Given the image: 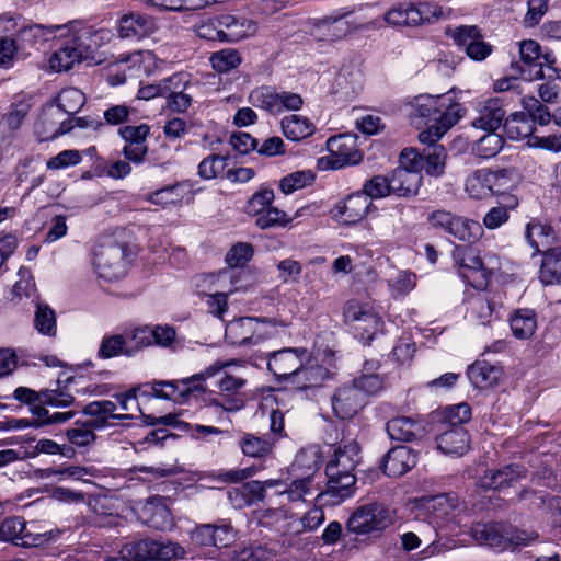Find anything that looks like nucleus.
<instances>
[{"mask_svg":"<svg viewBox=\"0 0 561 561\" xmlns=\"http://www.w3.org/2000/svg\"><path fill=\"white\" fill-rule=\"evenodd\" d=\"M386 430L392 440L411 443L422 439L426 435L421 423H386Z\"/></svg>","mask_w":561,"mask_h":561,"instance_id":"e433bc0d","label":"nucleus"},{"mask_svg":"<svg viewBox=\"0 0 561 561\" xmlns=\"http://www.w3.org/2000/svg\"><path fill=\"white\" fill-rule=\"evenodd\" d=\"M220 16L225 42H238L255 32V24L249 19L231 14Z\"/></svg>","mask_w":561,"mask_h":561,"instance_id":"c756f323","label":"nucleus"},{"mask_svg":"<svg viewBox=\"0 0 561 561\" xmlns=\"http://www.w3.org/2000/svg\"><path fill=\"white\" fill-rule=\"evenodd\" d=\"M282 130L287 139L299 141L312 135L314 126L308 118L293 114L282 119Z\"/></svg>","mask_w":561,"mask_h":561,"instance_id":"c9c22d12","label":"nucleus"},{"mask_svg":"<svg viewBox=\"0 0 561 561\" xmlns=\"http://www.w3.org/2000/svg\"><path fill=\"white\" fill-rule=\"evenodd\" d=\"M13 397L15 400L28 405L30 411L37 421H68L75 416L73 411L54 412L49 414L48 408L67 407L73 401V397L57 390L44 389L35 391L27 387H18Z\"/></svg>","mask_w":561,"mask_h":561,"instance_id":"f257e3e1","label":"nucleus"},{"mask_svg":"<svg viewBox=\"0 0 561 561\" xmlns=\"http://www.w3.org/2000/svg\"><path fill=\"white\" fill-rule=\"evenodd\" d=\"M503 130L507 138L518 140L533 137L535 127L524 113H513L504 121Z\"/></svg>","mask_w":561,"mask_h":561,"instance_id":"4c0bfd02","label":"nucleus"},{"mask_svg":"<svg viewBox=\"0 0 561 561\" xmlns=\"http://www.w3.org/2000/svg\"><path fill=\"white\" fill-rule=\"evenodd\" d=\"M138 519L157 530H170L173 527L171 512L165 504L164 497L152 496L138 510Z\"/></svg>","mask_w":561,"mask_h":561,"instance_id":"6ab92c4d","label":"nucleus"},{"mask_svg":"<svg viewBox=\"0 0 561 561\" xmlns=\"http://www.w3.org/2000/svg\"><path fill=\"white\" fill-rule=\"evenodd\" d=\"M227 157L221 154H209L198 164V175L205 180L219 176L226 168Z\"/></svg>","mask_w":561,"mask_h":561,"instance_id":"4d7b16f0","label":"nucleus"},{"mask_svg":"<svg viewBox=\"0 0 561 561\" xmlns=\"http://www.w3.org/2000/svg\"><path fill=\"white\" fill-rule=\"evenodd\" d=\"M20 442L26 445V457L33 458L38 456L39 454L56 455L58 454L59 450V444L47 438L37 440L35 445H33V443L35 442L34 438H22Z\"/></svg>","mask_w":561,"mask_h":561,"instance_id":"69168bd1","label":"nucleus"},{"mask_svg":"<svg viewBox=\"0 0 561 561\" xmlns=\"http://www.w3.org/2000/svg\"><path fill=\"white\" fill-rule=\"evenodd\" d=\"M503 370L499 365L486 360H476L467 369V376L471 383L479 389H485L499 383Z\"/></svg>","mask_w":561,"mask_h":561,"instance_id":"bb28decb","label":"nucleus"},{"mask_svg":"<svg viewBox=\"0 0 561 561\" xmlns=\"http://www.w3.org/2000/svg\"><path fill=\"white\" fill-rule=\"evenodd\" d=\"M472 534L480 545H486L497 550L507 549L512 541L496 524H478L473 527Z\"/></svg>","mask_w":561,"mask_h":561,"instance_id":"7c9ffc66","label":"nucleus"},{"mask_svg":"<svg viewBox=\"0 0 561 561\" xmlns=\"http://www.w3.org/2000/svg\"><path fill=\"white\" fill-rule=\"evenodd\" d=\"M268 327H275L274 320L255 317H241L226 324L225 340L239 347H251L273 336Z\"/></svg>","mask_w":561,"mask_h":561,"instance_id":"0eeeda50","label":"nucleus"},{"mask_svg":"<svg viewBox=\"0 0 561 561\" xmlns=\"http://www.w3.org/2000/svg\"><path fill=\"white\" fill-rule=\"evenodd\" d=\"M150 127L147 124L138 126L126 125L118 129V135L125 141L122 153L126 160L139 164L148 153L147 138Z\"/></svg>","mask_w":561,"mask_h":561,"instance_id":"f3484780","label":"nucleus"},{"mask_svg":"<svg viewBox=\"0 0 561 561\" xmlns=\"http://www.w3.org/2000/svg\"><path fill=\"white\" fill-rule=\"evenodd\" d=\"M416 465V455L405 446L393 447L382 457L380 468L382 472L392 478H398Z\"/></svg>","mask_w":561,"mask_h":561,"instance_id":"aec40b11","label":"nucleus"},{"mask_svg":"<svg viewBox=\"0 0 561 561\" xmlns=\"http://www.w3.org/2000/svg\"><path fill=\"white\" fill-rule=\"evenodd\" d=\"M539 277L545 285L561 283V248H552L543 252Z\"/></svg>","mask_w":561,"mask_h":561,"instance_id":"72a5a7b5","label":"nucleus"},{"mask_svg":"<svg viewBox=\"0 0 561 561\" xmlns=\"http://www.w3.org/2000/svg\"><path fill=\"white\" fill-rule=\"evenodd\" d=\"M482 234L483 229L478 221L457 216L451 233L454 238L468 244H473L480 240Z\"/></svg>","mask_w":561,"mask_h":561,"instance_id":"ea45409f","label":"nucleus"},{"mask_svg":"<svg viewBox=\"0 0 561 561\" xmlns=\"http://www.w3.org/2000/svg\"><path fill=\"white\" fill-rule=\"evenodd\" d=\"M520 176L516 169H496L484 174V182L488 191L496 195H505L508 191L517 186Z\"/></svg>","mask_w":561,"mask_h":561,"instance_id":"c85d7f7f","label":"nucleus"},{"mask_svg":"<svg viewBox=\"0 0 561 561\" xmlns=\"http://www.w3.org/2000/svg\"><path fill=\"white\" fill-rule=\"evenodd\" d=\"M392 194L399 197H412L419 193L423 175L420 172H411L404 168H396L390 176Z\"/></svg>","mask_w":561,"mask_h":561,"instance_id":"a878e982","label":"nucleus"},{"mask_svg":"<svg viewBox=\"0 0 561 561\" xmlns=\"http://www.w3.org/2000/svg\"><path fill=\"white\" fill-rule=\"evenodd\" d=\"M390 186L389 176L375 175L365 182L360 193L365 194L369 201L381 198L392 194Z\"/></svg>","mask_w":561,"mask_h":561,"instance_id":"bf43d9fd","label":"nucleus"},{"mask_svg":"<svg viewBox=\"0 0 561 561\" xmlns=\"http://www.w3.org/2000/svg\"><path fill=\"white\" fill-rule=\"evenodd\" d=\"M121 354L130 357L135 355V348L129 345V342L123 335L104 336L99 350V356L101 358H112Z\"/></svg>","mask_w":561,"mask_h":561,"instance_id":"a19ab883","label":"nucleus"},{"mask_svg":"<svg viewBox=\"0 0 561 561\" xmlns=\"http://www.w3.org/2000/svg\"><path fill=\"white\" fill-rule=\"evenodd\" d=\"M154 30L153 19L141 13L124 14L118 22V34L122 38L145 37L153 33Z\"/></svg>","mask_w":561,"mask_h":561,"instance_id":"393cba45","label":"nucleus"},{"mask_svg":"<svg viewBox=\"0 0 561 561\" xmlns=\"http://www.w3.org/2000/svg\"><path fill=\"white\" fill-rule=\"evenodd\" d=\"M213 68L220 73L236 69L242 61L241 54L236 48H224L215 51L209 58Z\"/></svg>","mask_w":561,"mask_h":561,"instance_id":"37998d69","label":"nucleus"},{"mask_svg":"<svg viewBox=\"0 0 561 561\" xmlns=\"http://www.w3.org/2000/svg\"><path fill=\"white\" fill-rule=\"evenodd\" d=\"M371 206V201L365 194L357 192L348 195L339 206L337 214L344 224L352 225L364 219Z\"/></svg>","mask_w":561,"mask_h":561,"instance_id":"cd10ccee","label":"nucleus"},{"mask_svg":"<svg viewBox=\"0 0 561 561\" xmlns=\"http://www.w3.org/2000/svg\"><path fill=\"white\" fill-rule=\"evenodd\" d=\"M416 352L415 343L400 339L391 352L392 359L399 365H410Z\"/></svg>","mask_w":561,"mask_h":561,"instance_id":"774afa93","label":"nucleus"},{"mask_svg":"<svg viewBox=\"0 0 561 561\" xmlns=\"http://www.w3.org/2000/svg\"><path fill=\"white\" fill-rule=\"evenodd\" d=\"M242 451L250 457H263L272 449V443L266 439L247 435L241 444Z\"/></svg>","mask_w":561,"mask_h":561,"instance_id":"338daca9","label":"nucleus"},{"mask_svg":"<svg viewBox=\"0 0 561 561\" xmlns=\"http://www.w3.org/2000/svg\"><path fill=\"white\" fill-rule=\"evenodd\" d=\"M360 446L356 442H348L335 449L334 457L331 459L341 467L354 468L359 462Z\"/></svg>","mask_w":561,"mask_h":561,"instance_id":"5fc2aeb1","label":"nucleus"},{"mask_svg":"<svg viewBox=\"0 0 561 561\" xmlns=\"http://www.w3.org/2000/svg\"><path fill=\"white\" fill-rule=\"evenodd\" d=\"M412 117L415 124H442L447 115H454L455 125L466 114V108L448 95L422 94L414 98Z\"/></svg>","mask_w":561,"mask_h":561,"instance_id":"20e7f679","label":"nucleus"},{"mask_svg":"<svg viewBox=\"0 0 561 561\" xmlns=\"http://www.w3.org/2000/svg\"><path fill=\"white\" fill-rule=\"evenodd\" d=\"M392 522L389 510L379 503H370L358 507L348 518L347 530L356 535L380 531Z\"/></svg>","mask_w":561,"mask_h":561,"instance_id":"9b49d317","label":"nucleus"},{"mask_svg":"<svg viewBox=\"0 0 561 561\" xmlns=\"http://www.w3.org/2000/svg\"><path fill=\"white\" fill-rule=\"evenodd\" d=\"M278 92L272 87H261L254 90L250 100L255 107L263 108L270 113H279L277 105Z\"/></svg>","mask_w":561,"mask_h":561,"instance_id":"de8ad7c7","label":"nucleus"},{"mask_svg":"<svg viewBox=\"0 0 561 561\" xmlns=\"http://www.w3.org/2000/svg\"><path fill=\"white\" fill-rule=\"evenodd\" d=\"M526 476V470L518 465H507L496 470L486 471L480 479V484L486 490H502L513 486Z\"/></svg>","mask_w":561,"mask_h":561,"instance_id":"5701e85b","label":"nucleus"},{"mask_svg":"<svg viewBox=\"0 0 561 561\" xmlns=\"http://www.w3.org/2000/svg\"><path fill=\"white\" fill-rule=\"evenodd\" d=\"M438 448L447 455H463L470 446V435L462 423H449V427L437 437Z\"/></svg>","mask_w":561,"mask_h":561,"instance_id":"4be33fe9","label":"nucleus"},{"mask_svg":"<svg viewBox=\"0 0 561 561\" xmlns=\"http://www.w3.org/2000/svg\"><path fill=\"white\" fill-rule=\"evenodd\" d=\"M451 255L458 265L460 276L473 288L483 289L488 286L492 272L484 265L477 249L470 245H456Z\"/></svg>","mask_w":561,"mask_h":561,"instance_id":"9d476101","label":"nucleus"},{"mask_svg":"<svg viewBox=\"0 0 561 561\" xmlns=\"http://www.w3.org/2000/svg\"><path fill=\"white\" fill-rule=\"evenodd\" d=\"M526 239L536 252H540V247L549 245L550 239H553V229L549 225L531 221L526 227Z\"/></svg>","mask_w":561,"mask_h":561,"instance_id":"c03bdc74","label":"nucleus"},{"mask_svg":"<svg viewBox=\"0 0 561 561\" xmlns=\"http://www.w3.org/2000/svg\"><path fill=\"white\" fill-rule=\"evenodd\" d=\"M219 370L220 367L209 366L204 371L188 378L171 381H156V385L164 387L161 399L172 400L179 404L194 403L201 407V402H206L205 382L216 373H219Z\"/></svg>","mask_w":561,"mask_h":561,"instance_id":"423d86ee","label":"nucleus"},{"mask_svg":"<svg viewBox=\"0 0 561 561\" xmlns=\"http://www.w3.org/2000/svg\"><path fill=\"white\" fill-rule=\"evenodd\" d=\"M307 357V350L304 347L283 348L268 354L267 369L278 380H289L297 373Z\"/></svg>","mask_w":561,"mask_h":561,"instance_id":"4468645a","label":"nucleus"},{"mask_svg":"<svg viewBox=\"0 0 561 561\" xmlns=\"http://www.w3.org/2000/svg\"><path fill=\"white\" fill-rule=\"evenodd\" d=\"M365 405V396L352 383L340 387L332 397V409L340 421L353 419Z\"/></svg>","mask_w":561,"mask_h":561,"instance_id":"a211bd4d","label":"nucleus"},{"mask_svg":"<svg viewBox=\"0 0 561 561\" xmlns=\"http://www.w3.org/2000/svg\"><path fill=\"white\" fill-rule=\"evenodd\" d=\"M274 197V191L272 188L262 186L247 201L243 208L244 213L249 216L256 217L272 205Z\"/></svg>","mask_w":561,"mask_h":561,"instance_id":"a18cd8bd","label":"nucleus"},{"mask_svg":"<svg viewBox=\"0 0 561 561\" xmlns=\"http://www.w3.org/2000/svg\"><path fill=\"white\" fill-rule=\"evenodd\" d=\"M329 377V370L321 365L304 366L297 370L291 383L300 390L321 387Z\"/></svg>","mask_w":561,"mask_h":561,"instance_id":"473e14b6","label":"nucleus"},{"mask_svg":"<svg viewBox=\"0 0 561 561\" xmlns=\"http://www.w3.org/2000/svg\"><path fill=\"white\" fill-rule=\"evenodd\" d=\"M84 104V95L78 89L69 88L60 92L57 99V106L54 110H60L65 114H75Z\"/></svg>","mask_w":561,"mask_h":561,"instance_id":"8fccbe9b","label":"nucleus"},{"mask_svg":"<svg viewBox=\"0 0 561 561\" xmlns=\"http://www.w3.org/2000/svg\"><path fill=\"white\" fill-rule=\"evenodd\" d=\"M432 421H470L471 408L468 403L447 405L431 413Z\"/></svg>","mask_w":561,"mask_h":561,"instance_id":"49530a36","label":"nucleus"},{"mask_svg":"<svg viewBox=\"0 0 561 561\" xmlns=\"http://www.w3.org/2000/svg\"><path fill=\"white\" fill-rule=\"evenodd\" d=\"M167 106L173 112L184 113L192 105L193 94L197 88L187 73H175L165 80Z\"/></svg>","mask_w":561,"mask_h":561,"instance_id":"dca6fc26","label":"nucleus"},{"mask_svg":"<svg viewBox=\"0 0 561 561\" xmlns=\"http://www.w3.org/2000/svg\"><path fill=\"white\" fill-rule=\"evenodd\" d=\"M480 30L476 25H460L457 27L448 26L445 31V34L453 38L455 44L463 48V50L468 47V44L478 37L480 34Z\"/></svg>","mask_w":561,"mask_h":561,"instance_id":"680f3d73","label":"nucleus"},{"mask_svg":"<svg viewBox=\"0 0 561 561\" xmlns=\"http://www.w3.org/2000/svg\"><path fill=\"white\" fill-rule=\"evenodd\" d=\"M214 366L220 367L219 373L213 376L220 375L216 382L220 391L217 397H213L206 389V402H201V408L213 410L218 417L222 419L225 413L237 412L244 407L245 396L241 390L247 380L222 371V364H215Z\"/></svg>","mask_w":561,"mask_h":561,"instance_id":"7ed1b4c3","label":"nucleus"},{"mask_svg":"<svg viewBox=\"0 0 561 561\" xmlns=\"http://www.w3.org/2000/svg\"><path fill=\"white\" fill-rule=\"evenodd\" d=\"M523 106L531 118V123H537L541 126L548 125L553 122V113L542 103V101L528 96L523 99Z\"/></svg>","mask_w":561,"mask_h":561,"instance_id":"3c124183","label":"nucleus"},{"mask_svg":"<svg viewBox=\"0 0 561 561\" xmlns=\"http://www.w3.org/2000/svg\"><path fill=\"white\" fill-rule=\"evenodd\" d=\"M34 323H35V328L42 334H46V335H55L56 334L55 311L47 305L37 304Z\"/></svg>","mask_w":561,"mask_h":561,"instance_id":"6e6d98bb","label":"nucleus"},{"mask_svg":"<svg viewBox=\"0 0 561 561\" xmlns=\"http://www.w3.org/2000/svg\"><path fill=\"white\" fill-rule=\"evenodd\" d=\"M291 219L283 210L270 206L256 216L255 226L260 229L285 227Z\"/></svg>","mask_w":561,"mask_h":561,"instance_id":"603ef678","label":"nucleus"},{"mask_svg":"<svg viewBox=\"0 0 561 561\" xmlns=\"http://www.w3.org/2000/svg\"><path fill=\"white\" fill-rule=\"evenodd\" d=\"M102 31L95 33L85 32L72 42L57 49L49 58V67L56 72L68 71L76 62L93 58L91 42L96 44L95 38H102Z\"/></svg>","mask_w":561,"mask_h":561,"instance_id":"1a4fd4ad","label":"nucleus"},{"mask_svg":"<svg viewBox=\"0 0 561 561\" xmlns=\"http://www.w3.org/2000/svg\"><path fill=\"white\" fill-rule=\"evenodd\" d=\"M454 115H447L442 124L426 125L427 128L419 134V140L427 146L438 145L437 141L455 126Z\"/></svg>","mask_w":561,"mask_h":561,"instance_id":"13d9d810","label":"nucleus"},{"mask_svg":"<svg viewBox=\"0 0 561 561\" xmlns=\"http://www.w3.org/2000/svg\"><path fill=\"white\" fill-rule=\"evenodd\" d=\"M347 14L348 12H344L318 19L314 22V28L320 35L327 36L330 41L341 39L352 30L350 23L343 21Z\"/></svg>","mask_w":561,"mask_h":561,"instance_id":"2f4dec72","label":"nucleus"},{"mask_svg":"<svg viewBox=\"0 0 561 561\" xmlns=\"http://www.w3.org/2000/svg\"><path fill=\"white\" fill-rule=\"evenodd\" d=\"M328 477L327 489L317 495V501L322 505H340L352 497L356 491L355 474L340 476L334 467L325 469Z\"/></svg>","mask_w":561,"mask_h":561,"instance_id":"ddd939ff","label":"nucleus"},{"mask_svg":"<svg viewBox=\"0 0 561 561\" xmlns=\"http://www.w3.org/2000/svg\"><path fill=\"white\" fill-rule=\"evenodd\" d=\"M196 34L198 37L207 41H224L221 16L217 15L207 20H203L196 25Z\"/></svg>","mask_w":561,"mask_h":561,"instance_id":"e2e57ef3","label":"nucleus"},{"mask_svg":"<svg viewBox=\"0 0 561 561\" xmlns=\"http://www.w3.org/2000/svg\"><path fill=\"white\" fill-rule=\"evenodd\" d=\"M344 322L351 325L359 339L369 344L378 333L383 332L385 322L369 304L351 299L343 308Z\"/></svg>","mask_w":561,"mask_h":561,"instance_id":"6e6552de","label":"nucleus"},{"mask_svg":"<svg viewBox=\"0 0 561 561\" xmlns=\"http://www.w3.org/2000/svg\"><path fill=\"white\" fill-rule=\"evenodd\" d=\"M128 550L135 556V561H172L185 556L182 546L168 539L145 538L133 541Z\"/></svg>","mask_w":561,"mask_h":561,"instance_id":"f8f14e48","label":"nucleus"},{"mask_svg":"<svg viewBox=\"0 0 561 561\" xmlns=\"http://www.w3.org/2000/svg\"><path fill=\"white\" fill-rule=\"evenodd\" d=\"M64 112L54 110V106L44 108L36 123L38 134H43L42 140L57 138L60 135L69 133L73 128V119H61Z\"/></svg>","mask_w":561,"mask_h":561,"instance_id":"412c9836","label":"nucleus"},{"mask_svg":"<svg viewBox=\"0 0 561 561\" xmlns=\"http://www.w3.org/2000/svg\"><path fill=\"white\" fill-rule=\"evenodd\" d=\"M53 33V27L47 28L38 24L21 28L16 34V42L21 48L34 46L39 42H46L47 36Z\"/></svg>","mask_w":561,"mask_h":561,"instance_id":"09e8293b","label":"nucleus"},{"mask_svg":"<svg viewBox=\"0 0 561 561\" xmlns=\"http://www.w3.org/2000/svg\"><path fill=\"white\" fill-rule=\"evenodd\" d=\"M314 181V174L310 170L293 172L279 181V188L284 194H290Z\"/></svg>","mask_w":561,"mask_h":561,"instance_id":"864d4df0","label":"nucleus"},{"mask_svg":"<svg viewBox=\"0 0 561 561\" xmlns=\"http://www.w3.org/2000/svg\"><path fill=\"white\" fill-rule=\"evenodd\" d=\"M447 151L442 145L423 149L424 171L430 176H440L445 172Z\"/></svg>","mask_w":561,"mask_h":561,"instance_id":"58836bf2","label":"nucleus"},{"mask_svg":"<svg viewBox=\"0 0 561 561\" xmlns=\"http://www.w3.org/2000/svg\"><path fill=\"white\" fill-rule=\"evenodd\" d=\"M352 385L358 388L366 398L382 390L385 379L379 374H362V376L352 381Z\"/></svg>","mask_w":561,"mask_h":561,"instance_id":"0e129e2a","label":"nucleus"},{"mask_svg":"<svg viewBox=\"0 0 561 561\" xmlns=\"http://www.w3.org/2000/svg\"><path fill=\"white\" fill-rule=\"evenodd\" d=\"M129 248L113 238L101 239L93 251L94 270L99 277L115 282L122 279L128 270Z\"/></svg>","mask_w":561,"mask_h":561,"instance_id":"f03ea898","label":"nucleus"},{"mask_svg":"<svg viewBox=\"0 0 561 561\" xmlns=\"http://www.w3.org/2000/svg\"><path fill=\"white\" fill-rule=\"evenodd\" d=\"M117 400L119 402L121 409L126 411V413L114 414L116 405L114 402L107 400L91 402L83 408L82 412L85 415L96 416L98 419L95 421H106L107 417L118 420H136L139 416H142L145 421H176V419L182 415V412L169 413L159 417L145 415L139 408L135 389L128 390L127 392L117 396Z\"/></svg>","mask_w":561,"mask_h":561,"instance_id":"39448f33","label":"nucleus"},{"mask_svg":"<svg viewBox=\"0 0 561 561\" xmlns=\"http://www.w3.org/2000/svg\"><path fill=\"white\" fill-rule=\"evenodd\" d=\"M254 249L252 244L238 242L230 248L225 260L230 267H242L252 259Z\"/></svg>","mask_w":561,"mask_h":561,"instance_id":"052dcab7","label":"nucleus"},{"mask_svg":"<svg viewBox=\"0 0 561 561\" xmlns=\"http://www.w3.org/2000/svg\"><path fill=\"white\" fill-rule=\"evenodd\" d=\"M50 533L33 534L27 530L22 517L5 518L0 525V540L21 547L42 546L50 539Z\"/></svg>","mask_w":561,"mask_h":561,"instance_id":"2eb2a0df","label":"nucleus"},{"mask_svg":"<svg viewBox=\"0 0 561 561\" xmlns=\"http://www.w3.org/2000/svg\"><path fill=\"white\" fill-rule=\"evenodd\" d=\"M512 333L516 339L527 340L537 329L536 313L531 309H519L510 319Z\"/></svg>","mask_w":561,"mask_h":561,"instance_id":"f704fd0d","label":"nucleus"},{"mask_svg":"<svg viewBox=\"0 0 561 561\" xmlns=\"http://www.w3.org/2000/svg\"><path fill=\"white\" fill-rule=\"evenodd\" d=\"M504 139L495 131H486L472 146V153L482 159L495 157L503 148Z\"/></svg>","mask_w":561,"mask_h":561,"instance_id":"79ce46f5","label":"nucleus"},{"mask_svg":"<svg viewBox=\"0 0 561 561\" xmlns=\"http://www.w3.org/2000/svg\"><path fill=\"white\" fill-rule=\"evenodd\" d=\"M504 98H492L479 108V116L473 119L472 126L485 131H495L506 115Z\"/></svg>","mask_w":561,"mask_h":561,"instance_id":"b1692460","label":"nucleus"}]
</instances>
